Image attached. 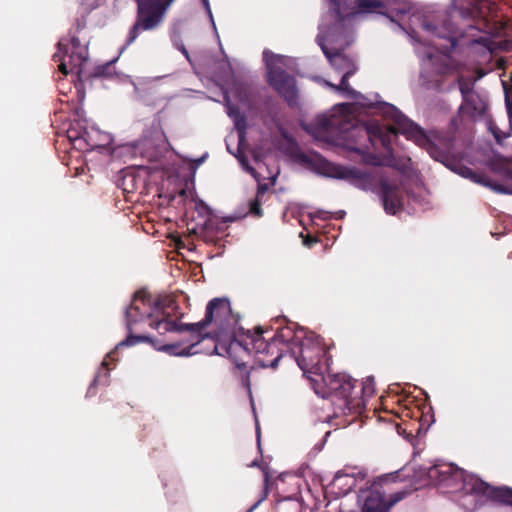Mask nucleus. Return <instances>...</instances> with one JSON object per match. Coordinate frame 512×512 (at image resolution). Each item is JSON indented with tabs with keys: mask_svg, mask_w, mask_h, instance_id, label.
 <instances>
[{
	"mask_svg": "<svg viewBox=\"0 0 512 512\" xmlns=\"http://www.w3.org/2000/svg\"><path fill=\"white\" fill-rule=\"evenodd\" d=\"M384 114L389 117L394 126L381 125L377 122L369 123L366 126L354 127L350 134L359 140L350 145L349 149L360 155H366L370 147L376 148L379 144L387 152L392 151V139L401 133L407 139L413 140L418 146L424 148L429 155L436 161L444 164L452 171L457 172L464 178L490 187L492 190L503 194H512V185L510 183L501 184L491 180L486 174L477 172L472 168L463 166L453 156L454 142L457 139L455 135H444L434 133L428 135L416 123L408 119L395 106L385 103Z\"/></svg>",
	"mask_w": 512,
	"mask_h": 512,
	"instance_id": "obj_1",
	"label": "nucleus"
},
{
	"mask_svg": "<svg viewBox=\"0 0 512 512\" xmlns=\"http://www.w3.org/2000/svg\"><path fill=\"white\" fill-rule=\"evenodd\" d=\"M357 381L344 373L327 374L324 378L323 397L329 398L334 406L333 416L356 414L360 415L366 407V400L375 392L373 377L365 378L359 391H355Z\"/></svg>",
	"mask_w": 512,
	"mask_h": 512,
	"instance_id": "obj_2",
	"label": "nucleus"
},
{
	"mask_svg": "<svg viewBox=\"0 0 512 512\" xmlns=\"http://www.w3.org/2000/svg\"><path fill=\"white\" fill-rule=\"evenodd\" d=\"M496 8L494 0H469L468 6L458 9L462 18L473 22V25L469 26L470 29L485 34L474 39L472 45H482L487 53H491L495 49V42L491 40V36L499 35L502 30V26L496 19Z\"/></svg>",
	"mask_w": 512,
	"mask_h": 512,
	"instance_id": "obj_3",
	"label": "nucleus"
},
{
	"mask_svg": "<svg viewBox=\"0 0 512 512\" xmlns=\"http://www.w3.org/2000/svg\"><path fill=\"white\" fill-rule=\"evenodd\" d=\"M242 351L246 355L254 353L255 360L261 367L276 368L279 360L284 357V349L276 345V341H267L263 337V331L258 328L254 334L248 335L244 342L233 339L226 352L230 357Z\"/></svg>",
	"mask_w": 512,
	"mask_h": 512,
	"instance_id": "obj_4",
	"label": "nucleus"
},
{
	"mask_svg": "<svg viewBox=\"0 0 512 512\" xmlns=\"http://www.w3.org/2000/svg\"><path fill=\"white\" fill-rule=\"evenodd\" d=\"M326 355L327 351L322 338L313 332H309L305 339L293 348L289 356L296 361L304 375H316L324 383V378L327 375H324L323 360Z\"/></svg>",
	"mask_w": 512,
	"mask_h": 512,
	"instance_id": "obj_5",
	"label": "nucleus"
},
{
	"mask_svg": "<svg viewBox=\"0 0 512 512\" xmlns=\"http://www.w3.org/2000/svg\"><path fill=\"white\" fill-rule=\"evenodd\" d=\"M175 0H136V21L130 28L126 45H131L142 31L156 29L164 19L165 13Z\"/></svg>",
	"mask_w": 512,
	"mask_h": 512,
	"instance_id": "obj_6",
	"label": "nucleus"
},
{
	"mask_svg": "<svg viewBox=\"0 0 512 512\" xmlns=\"http://www.w3.org/2000/svg\"><path fill=\"white\" fill-rule=\"evenodd\" d=\"M264 51L267 65V81L269 85L288 103L294 106L297 102V88L295 78L284 70L285 58Z\"/></svg>",
	"mask_w": 512,
	"mask_h": 512,
	"instance_id": "obj_7",
	"label": "nucleus"
},
{
	"mask_svg": "<svg viewBox=\"0 0 512 512\" xmlns=\"http://www.w3.org/2000/svg\"><path fill=\"white\" fill-rule=\"evenodd\" d=\"M192 337L196 338L197 340L195 342H191L190 344H188L185 347H183V343H181V342H175V343L157 346V344H156L157 341H154L150 336L129 334L125 340L121 341L118 344V347L132 346V345H135L140 342H150L155 347H157L158 350L164 351L170 355L190 356V355H194L199 352L198 350L195 349V347L200 342H202L205 339H211L214 343L213 352L218 353L217 352V349H218L217 343H216L214 337H212L209 333H206V334L193 333Z\"/></svg>",
	"mask_w": 512,
	"mask_h": 512,
	"instance_id": "obj_8",
	"label": "nucleus"
},
{
	"mask_svg": "<svg viewBox=\"0 0 512 512\" xmlns=\"http://www.w3.org/2000/svg\"><path fill=\"white\" fill-rule=\"evenodd\" d=\"M472 102H462L458 114L452 118L448 130L441 132L444 135H461L471 130V124L476 116H482L486 112L487 103L478 94L471 97Z\"/></svg>",
	"mask_w": 512,
	"mask_h": 512,
	"instance_id": "obj_9",
	"label": "nucleus"
},
{
	"mask_svg": "<svg viewBox=\"0 0 512 512\" xmlns=\"http://www.w3.org/2000/svg\"><path fill=\"white\" fill-rule=\"evenodd\" d=\"M70 43L72 45L70 54H68L67 43L60 40L57 44V52L53 55V60L60 62L58 69L64 75L79 74L82 64L87 60V49L81 45L79 38L72 36Z\"/></svg>",
	"mask_w": 512,
	"mask_h": 512,
	"instance_id": "obj_10",
	"label": "nucleus"
},
{
	"mask_svg": "<svg viewBox=\"0 0 512 512\" xmlns=\"http://www.w3.org/2000/svg\"><path fill=\"white\" fill-rule=\"evenodd\" d=\"M160 306V302L154 301L145 290L137 291L133 296L130 306L125 311L128 330L131 332L132 326L137 323L148 322L154 317L155 312H159Z\"/></svg>",
	"mask_w": 512,
	"mask_h": 512,
	"instance_id": "obj_11",
	"label": "nucleus"
},
{
	"mask_svg": "<svg viewBox=\"0 0 512 512\" xmlns=\"http://www.w3.org/2000/svg\"><path fill=\"white\" fill-rule=\"evenodd\" d=\"M230 318L231 306L229 300L226 298H214L206 306L205 317L197 323H190L187 328L191 330V333H200L213 322L219 328H223Z\"/></svg>",
	"mask_w": 512,
	"mask_h": 512,
	"instance_id": "obj_12",
	"label": "nucleus"
},
{
	"mask_svg": "<svg viewBox=\"0 0 512 512\" xmlns=\"http://www.w3.org/2000/svg\"><path fill=\"white\" fill-rule=\"evenodd\" d=\"M464 486L471 493L485 496L499 503L512 504V488L492 487L477 477L464 479Z\"/></svg>",
	"mask_w": 512,
	"mask_h": 512,
	"instance_id": "obj_13",
	"label": "nucleus"
},
{
	"mask_svg": "<svg viewBox=\"0 0 512 512\" xmlns=\"http://www.w3.org/2000/svg\"><path fill=\"white\" fill-rule=\"evenodd\" d=\"M309 334L303 328H299L296 324L291 323L289 325L279 327L273 336V341H276V345L281 343L285 346L284 356L290 355L294 347L298 346L303 339Z\"/></svg>",
	"mask_w": 512,
	"mask_h": 512,
	"instance_id": "obj_14",
	"label": "nucleus"
},
{
	"mask_svg": "<svg viewBox=\"0 0 512 512\" xmlns=\"http://www.w3.org/2000/svg\"><path fill=\"white\" fill-rule=\"evenodd\" d=\"M364 499L362 512H387L395 503L403 498L401 493H397L386 502L384 496L377 490L369 489L367 491H361V495Z\"/></svg>",
	"mask_w": 512,
	"mask_h": 512,
	"instance_id": "obj_15",
	"label": "nucleus"
},
{
	"mask_svg": "<svg viewBox=\"0 0 512 512\" xmlns=\"http://www.w3.org/2000/svg\"><path fill=\"white\" fill-rule=\"evenodd\" d=\"M380 197L384 210L389 214H396L402 206V195L398 186L386 180L380 182Z\"/></svg>",
	"mask_w": 512,
	"mask_h": 512,
	"instance_id": "obj_16",
	"label": "nucleus"
},
{
	"mask_svg": "<svg viewBox=\"0 0 512 512\" xmlns=\"http://www.w3.org/2000/svg\"><path fill=\"white\" fill-rule=\"evenodd\" d=\"M188 324H178L176 321L170 319L163 307L160 306L159 312H155L153 318L148 321L149 327L155 329L160 335L166 334L167 332H182L191 330L187 328Z\"/></svg>",
	"mask_w": 512,
	"mask_h": 512,
	"instance_id": "obj_17",
	"label": "nucleus"
},
{
	"mask_svg": "<svg viewBox=\"0 0 512 512\" xmlns=\"http://www.w3.org/2000/svg\"><path fill=\"white\" fill-rule=\"evenodd\" d=\"M327 174L333 178L349 180L355 185L364 184L370 180V175L366 172L341 165H329Z\"/></svg>",
	"mask_w": 512,
	"mask_h": 512,
	"instance_id": "obj_18",
	"label": "nucleus"
},
{
	"mask_svg": "<svg viewBox=\"0 0 512 512\" xmlns=\"http://www.w3.org/2000/svg\"><path fill=\"white\" fill-rule=\"evenodd\" d=\"M423 29L432 33L438 38L447 39L449 41V46L447 47V51L453 50L457 45V39L455 37V31L451 24L443 23V26L438 27L432 22L425 21L422 24Z\"/></svg>",
	"mask_w": 512,
	"mask_h": 512,
	"instance_id": "obj_19",
	"label": "nucleus"
},
{
	"mask_svg": "<svg viewBox=\"0 0 512 512\" xmlns=\"http://www.w3.org/2000/svg\"><path fill=\"white\" fill-rule=\"evenodd\" d=\"M324 55L329 60L330 64L338 71H347L348 69H355L353 62L349 57L344 55L342 50H335L334 52L326 46H321Z\"/></svg>",
	"mask_w": 512,
	"mask_h": 512,
	"instance_id": "obj_20",
	"label": "nucleus"
},
{
	"mask_svg": "<svg viewBox=\"0 0 512 512\" xmlns=\"http://www.w3.org/2000/svg\"><path fill=\"white\" fill-rule=\"evenodd\" d=\"M491 170L507 181L512 180V160L507 157L495 155L490 162Z\"/></svg>",
	"mask_w": 512,
	"mask_h": 512,
	"instance_id": "obj_21",
	"label": "nucleus"
},
{
	"mask_svg": "<svg viewBox=\"0 0 512 512\" xmlns=\"http://www.w3.org/2000/svg\"><path fill=\"white\" fill-rule=\"evenodd\" d=\"M110 369L108 368V362L104 360L101 363V367L99 368L98 372L96 373L94 380L90 384L87 390V396L92 397L95 396L97 393L96 388L98 386H107L110 382Z\"/></svg>",
	"mask_w": 512,
	"mask_h": 512,
	"instance_id": "obj_22",
	"label": "nucleus"
},
{
	"mask_svg": "<svg viewBox=\"0 0 512 512\" xmlns=\"http://www.w3.org/2000/svg\"><path fill=\"white\" fill-rule=\"evenodd\" d=\"M226 108L227 114L229 115L230 118L233 119L235 128L239 133V140L241 141L244 138L247 129L246 116L240 111V109L237 106L233 104L228 103L226 105Z\"/></svg>",
	"mask_w": 512,
	"mask_h": 512,
	"instance_id": "obj_23",
	"label": "nucleus"
},
{
	"mask_svg": "<svg viewBox=\"0 0 512 512\" xmlns=\"http://www.w3.org/2000/svg\"><path fill=\"white\" fill-rule=\"evenodd\" d=\"M100 132L96 129L88 130L87 128L83 129L82 136V146L83 148H79L80 150H94L97 148H101L105 145L102 141H99L97 138L100 137Z\"/></svg>",
	"mask_w": 512,
	"mask_h": 512,
	"instance_id": "obj_24",
	"label": "nucleus"
},
{
	"mask_svg": "<svg viewBox=\"0 0 512 512\" xmlns=\"http://www.w3.org/2000/svg\"><path fill=\"white\" fill-rule=\"evenodd\" d=\"M357 8L361 13H383L382 9L385 5L380 0H357Z\"/></svg>",
	"mask_w": 512,
	"mask_h": 512,
	"instance_id": "obj_25",
	"label": "nucleus"
},
{
	"mask_svg": "<svg viewBox=\"0 0 512 512\" xmlns=\"http://www.w3.org/2000/svg\"><path fill=\"white\" fill-rule=\"evenodd\" d=\"M355 73V69H348L344 72V74L341 77V81L339 85L332 84L330 82H326V85L331 87L332 89L336 91H344L351 95L352 97H355L356 91L351 88L349 85V78Z\"/></svg>",
	"mask_w": 512,
	"mask_h": 512,
	"instance_id": "obj_26",
	"label": "nucleus"
},
{
	"mask_svg": "<svg viewBox=\"0 0 512 512\" xmlns=\"http://www.w3.org/2000/svg\"><path fill=\"white\" fill-rule=\"evenodd\" d=\"M234 363L237 369V376L242 385L245 388L250 389V370L248 365L245 361L240 360L237 357L234 358Z\"/></svg>",
	"mask_w": 512,
	"mask_h": 512,
	"instance_id": "obj_27",
	"label": "nucleus"
},
{
	"mask_svg": "<svg viewBox=\"0 0 512 512\" xmlns=\"http://www.w3.org/2000/svg\"><path fill=\"white\" fill-rule=\"evenodd\" d=\"M266 189L267 188L265 185H259L257 188L256 197L249 203V212L255 217H261L263 215V210L261 208V198L265 194Z\"/></svg>",
	"mask_w": 512,
	"mask_h": 512,
	"instance_id": "obj_28",
	"label": "nucleus"
},
{
	"mask_svg": "<svg viewBox=\"0 0 512 512\" xmlns=\"http://www.w3.org/2000/svg\"><path fill=\"white\" fill-rule=\"evenodd\" d=\"M85 127H81L79 122H75L70 125V127L67 130V137L68 139L74 144L77 148H83L82 146V136H83V129Z\"/></svg>",
	"mask_w": 512,
	"mask_h": 512,
	"instance_id": "obj_29",
	"label": "nucleus"
},
{
	"mask_svg": "<svg viewBox=\"0 0 512 512\" xmlns=\"http://www.w3.org/2000/svg\"><path fill=\"white\" fill-rule=\"evenodd\" d=\"M503 87L505 92L506 113L509 125L512 126V85H509L507 82H503Z\"/></svg>",
	"mask_w": 512,
	"mask_h": 512,
	"instance_id": "obj_30",
	"label": "nucleus"
},
{
	"mask_svg": "<svg viewBox=\"0 0 512 512\" xmlns=\"http://www.w3.org/2000/svg\"><path fill=\"white\" fill-rule=\"evenodd\" d=\"M454 466H436L430 470L431 476H439L441 481H446L449 477L453 475Z\"/></svg>",
	"mask_w": 512,
	"mask_h": 512,
	"instance_id": "obj_31",
	"label": "nucleus"
},
{
	"mask_svg": "<svg viewBox=\"0 0 512 512\" xmlns=\"http://www.w3.org/2000/svg\"><path fill=\"white\" fill-rule=\"evenodd\" d=\"M489 129L492 132V134L498 144H502L503 140L508 137V134L503 133L498 127H496L492 123H490Z\"/></svg>",
	"mask_w": 512,
	"mask_h": 512,
	"instance_id": "obj_32",
	"label": "nucleus"
},
{
	"mask_svg": "<svg viewBox=\"0 0 512 512\" xmlns=\"http://www.w3.org/2000/svg\"><path fill=\"white\" fill-rule=\"evenodd\" d=\"M460 92L463 97V102H472L473 100H471V97L476 94L466 84L460 85Z\"/></svg>",
	"mask_w": 512,
	"mask_h": 512,
	"instance_id": "obj_33",
	"label": "nucleus"
},
{
	"mask_svg": "<svg viewBox=\"0 0 512 512\" xmlns=\"http://www.w3.org/2000/svg\"><path fill=\"white\" fill-rule=\"evenodd\" d=\"M317 125L320 130L327 131L330 128L331 123L329 119L323 118L318 121Z\"/></svg>",
	"mask_w": 512,
	"mask_h": 512,
	"instance_id": "obj_34",
	"label": "nucleus"
},
{
	"mask_svg": "<svg viewBox=\"0 0 512 512\" xmlns=\"http://www.w3.org/2000/svg\"><path fill=\"white\" fill-rule=\"evenodd\" d=\"M265 497H266V494L264 495V497H262L260 500H258L247 512H252L264 500Z\"/></svg>",
	"mask_w": 512,
	"mask_h": 512,
	"instance_id": "obj_35",
	"label": "nucleus"
},
{
	"mask_svg": "<svg viewBox=\"0 0 512 512\" xmlns=\"http://www.w3.org/2000/svg\"><path fill=\"white\" fill-rule=\"evenodd\" d=\"M205 9L208 11V13L211 15V9H210V5H209V0H201Z\"/></svg>",
	"mask_w": 512,
	"mask_h": 512,
	"instance_id": "obj_36",
	"label": "nucleus"
},
{
	"mask_svg": "<svg viewBox=\"0 0 512 512\" xmlns=\"http://www.w3.org/2000/svg\"><path fill=\"white\" fill-rule=\"evenodd\" d=\"M315 242H316V240H314V239H309V240L304 241V243L308 246H310L312 243H315Z\"/></svg>",
	"mask_w": 512,
	"mask_h": 512,
	"instance_id": "obj_37",
	"label": "nucleus"
},
{
	"mask_svg": "<svg viewBox=\"0 0 512 512\" xmlns=\"http://www.w3.org/2000/svg\"><path fill=\"white\" fill-rule=\"evenodd\" d=\"M249 466L256 467V466H260V465H259L258 460H254Z\"/></svg>",
	"mask_w": 512,
	"mask_h": 512,
	"instance_id": "obj_38",
	"label": "nucleus"
},
{
	"mask_svg": "<svg viewBox=\"0 0 512 512\" xmlns=\"http://www.w3.org/2000/svg\"><path fill=\"white\" fill-rule=\"evenodd\" d=\"M264 477H265V483L267 484L269 482V475L267 471H264Z\"/></svg>",
	"mask_w": 512,
	"mask_h": 512,
	"instance_id": "obj_39",
	"label": "nucleus"
},
{
	"mask_svg": "<svg viewBox=\"0 0 512 512\" xmlns=\"http://www.w3.org/2000/svg\"><path fill=\"white\" fill-rule=\"evenodd\" d=\"M182 51H183V53L186 55V57H188V52H187V50H186L185 48H183V50H182Z\"/></svg>",
	"mask_w": 512,
	"mask_h": 512,
	"instance_id": "obj_40",
	"label": "nucleus"
},
{
	"mask_svg": "<svg viewBox=\"0 0 512 512\" xmlns=\"http://www.w3.org/2000/svg\"><path fill=\"white\" fill-rule=\"evenodd\" d=\"M501 233H492V236L500 235ZM502 234H506V232H503Z\"/></svg>",
	"mask_w": 512,
	"mask_h": 512,
	"instance_id": "obj_41",
	"label": "nucleus"
},
{
	"mask_svg": "<svg viewBox=\"0 0 512 512\" xmlns=\"http://www.w3.org/2000/svg\"><path fill=\"white\" fill-rule=\"evenodd\" d=\"M508 81H512V74L509 75Z\"/></svg>",
	"mask_w": 512,
	"mask_h": 512,
	"instance_id": "obj_42",
	"label": "nucleus"
}]
</instances>
